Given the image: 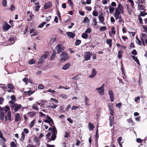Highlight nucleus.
Segmentation results:
<instances>
[{
  "instance_id": "obj_53",
  "label": "nucleus",
  "mask_w": 147,
  "mask_h": 147,
  "mask_svg": "<svg viewBox=\"0 0 147 147\" xmlns=\"http://www.w3.org/2000/svg\"><path fill=\"white\" fill-rule=\"evenodd\" d=\"M93 22L94 26H96L97 24V22L96 19L95 18H94L93 19Z\"/></svg>"
},
{
  "instance_id": "obj_44",
  "label": "nucleus",
  "mask_w": 147,
  "mask_h": 147,
  "mask_svg": "<svg viewBox=\"0 0 147 147\" xmlns=\"http://www.w3.org/2000/svg\"><path fill=\"white\" fill-rule=\"evenodd\" d=\"M127 122L129 123H132V125L133 126L134 125V123H133V121H132V120L131 119H128L127 120Z\"/></svg>"
},
{
  "instance_id": "obj_48",
  "label": "nucleus",
  "mask_w": 147,
  "mask_h": 147,
  "mask_svg": "<svg viewBox=\"0 0 147 147\" xmlns=\"http://www.w3.org/2000/svg\"><path fill=\"white\" fill-rule=\"evenodd\" d=\"M9 106H6L4 108V111H5V112H7L8 110H9Z\"/></svg>"
},
{
  "instance_id": "obj_20",
  "label": "nucleus",
  "mask_w": 147,
  "mask_h": 147,
  "mask_svg": "<svg viewBox=\"0 0 147 147\" xmlns=\"http://www.w3.org/2000/svg\"><path fill=\"white\" fill-rule=\"evenodd\" d=\"M132 57L133 59L136 62V63L139 65H140V64L139 63V61L138 59L137 58L134 56H132Z\"/></svg>"
},
{
  "instance_id": "obj_57",
  "label": "nucleus",
  "mask_w": 147,
  "mask_h": 147,
  "mask_svg": "<svg viewBox=\"0 0 147 147\" xmlns=\"http://www.w3.org/2000/svg\"><path fill=\"white\" fill-rule=\"evenodd\" d=\"M23 81H24L26 84H27V83L28 82V79L27 78H25L23 79Z\"/></svg>"
},
{
  "instance_id": "obj_43",
  "label": "nucleus",
  "mask_w": 147,
  "mask_h": 147,
  "mask_svg": "<svg viewBox=\"0 0 147 147\" xmlns=\"http://www.w3.org/2000/svg\"><path fill=\"white\" fill-rule=\"evenodd\" d=\"M46 23V22H43L38 26V27L40 28H42Z\"/></svg>"
},
{
  "instance_id": "obj_30",
  "label": "nucleus",
  "mask_w": 147,
  "mask_h": 147,
  "mask_svg": "<svg viewBox=\"0 0 147 147\" xmlns=\"http://www.w3.org/2000/svg\"><path fill=\"white\" fill-rule=\"evenodd\" d=\"M52 134L57 135V131L55 127H53L52 129Z\"/></svg>"
},
{
  "instance_id": "obj_55",
  "label": "nucleus",
  "mask_w": 147,
  "mask_h": 147,
  "mask_svg": "<svg viewBox=\"0 0 147 147\" xmlns=\"http://www.w3.org/2000/svg\"><path fill=\"white\" fill-rule=\"evenodd\" d=\"M60 96L63 98L64 99H66L67 98V95L64 94H62Z\"/></svg>"
},
{
  "instance_id": "obj_1",
  "label": "nucleus",
  "mask_w": 147,
  "mask_h": 147,
  "mask_svg": "<svg viewBox=\"0 0 147 147\" xmlns=\"http://www.w3.org/2000/svg\"><path fill=\"white\" fill-rule=\"evenodd\" d=\"M60 56L61 57V61L62 62L65 61L67 60L69 58V57L67 55V53L64 52H63L61 54Z\"/></svg>"
},
{
  "instance_id": "obj_17",
  "label": "nucleus",
  "mask_w": 147,
  "mask_h": 147,
  "mask_svg": "<svg viewBox=\"0 0 147 147\" xmlns=\"http://www.w3.org/2000/svg\"><path fill=\"white\" fill-rule=\"evenodd\" d=\"M56 54V51L55 50H53V53L50 57V59L51 60H53L54 59Z\"/></svg>"
},
{
  "instance_id": "obj_18",
  "label": "nucleus",
  "mask_w": 147,
  "mask_h": 147,
  "mask_svg": "<svg viewBox=\"0 0 147 147\" xmlns=\"http://www.w3.org/2000/svg\"><path fill=\"white\" fill-rule=\"evenodd\" d=\"M88 126L89 130L91 131L93 130L94 128V126L92 123H89Z\"/></svg>"
},
{
  "instance_id": "obj_41",
  "label": "nucleus",
  "mask_w": 147,
  "mask_h": 147,
  "mask_svg": "<svg viewBox=\"0 0 147 147\" xmlns=\"http://www.w3.org/2000/svg\"><path fill=\"white\" fill-rule=\"evenodd\" d=\"M136 42L139 45H141V41L137 37H136Z\"/></svg>"
},
{
  "instance_id": "obj_9",
  "label": "nucleus",
  "mask_w": 147,
  "mask_h": 147,
  "mask_svg": "<svg viewBox=\"0 0 147 147\" xmlns=\"http://www.w3.org/2000/svg\"><path fill=\"white\" fill-rule=\"evenodd\" d=\"M10 27H11V26L6 23H5L3 27V29L4 31L8 30Z\"/></svg>"
},
{
  "instance_id": "obj_50",
  "label": "nucleus",
  "mask_w": 147,
  "mask_h": 147,
  "mask_svg": "<svg viewBox=\"0 0 147 147\" xmlns=\"http://www.w3.org/2000/svg\"><path fill=\"white\" fill-rule=\"evenodd\" d=\"M96 71L95 70V69L93 68L92 69V74L95 76L96 74Z\"/></svg>"
},
{
  "instance_id": "obj_10",
  "label": "nucleus",
  "mask_w": 147,
  "mask_h": 147,
  "mask_svg": "<svg viewBox=\"0 0 147 147\" xmlns=\"http://www.w3.org/2000/svg\"><path fill=\"white\" fill-rule=\"evenodd\" d=\"M96 90H98L99 94L100 95H102L104 94V90L103 88H96Z\"/></svg>"
},
{
  "instance_id": "obj_7",
  "label": "nucleus",
  "mask_w": 147,
  "mask_h": 147,
  "mask_svg": "<svg viewBox=\"0 0 147 147\" xmlns=\"http://www.w3.org/2000/svg\"><path fill=\"white\" fill-rule=\"evenodd\" d=\"M115 9H118V10L120 11L121 14L123 13V7L120 3L118 4L117 7Z\"/></svg>"
},
{
  "instance_id": "obj_40",
  "label": "nucleus",
  "mask_w": 147,
  "mask_h": 147,
  "mask_svg": "<svg viewBox=\"0 0 147 147\" xmlns=\"http://www.w3.org/2000/svg\"><path fill=\"white\" fill-rule=\"evenodd\" d=\"M35 121V119H34L31 122L30 125V127H32L34 125Z\"/></svg>"
},
{
  "instance_id": "obj_23",
  "label": "nucleus",
  "mask_w": 147,
  "mask_h": 147,
  "mask_svg": "<svg viewBox=\"0 0 147 147\" xmlns=\"http://www.w3.org/2000/svg\"><path fill=\"white\" fill-rule=\"evenodd\" d=\"M126 5L127 8V10L128 14L129 15H131V12H132V9L129 8V6L127 5Z\"/></svg>"
},
{
  "instance_id": "obj_27",
  "label": "nucleus",
  "mask_w": 147,
  "mask_h": 147,
  "mask_svg": "<svg viewBox=\"0 0 147 147\" xmlns=\"http://www.w3.org/2000/svg\"><path fill=\"white\" fill-rule=\"evenodd\" d=\"M123 53V52L121 51H118V57L119 59H120L121 58L122 54Z\"/></svg>"
},
{
  "instance_id": "obj_3",
  "label": "nucleus",
  "mask_w": 147,
  "mask_h": 147,
  "mask_svg": "<svg viewBox=\"0 0 147 147\" xmlns=\"http://www.w3.org/2000/svg\"><path fill=\"white\" fill-rule=\"evenodd\" d=\"M55 49L57 50V53L59 54L63 50L64 48L63 47H61V44H58L56 46Z\"/></svg>"
},
{
  "instance_id": "obj_25",
  "label": "nucleus",
  "mask_w": 147,
  "mask_h": 147,
  "mask_svg": "<svg viewBox=\"0 0 147 147\" xmlns=\"http://www.w3.org/2000/svg\"><path fill=\"white\" fill-rule=\"evenodd\" d=\"M28 114L30 117H32L35 115L36 113L34 111H32L28 112Z\"/></svg>"
},
{
  "instance_id": "obj_34",
  "label": "nucleus",
  "mask_w": 147,
  "mask_h": 147,
  "mask_svg": "<svg viewBox=\"0 0 147 147\" xmlns=\"http://www.w3.org/2000/svg\"><path fill=\"white\" fill-rule=\"evenodd\" d=\"M35 61L33 59L30 60L28 62V63L30 65L34 64L35 63Z\"/></svg>"
},
{
  "instance_id": "obj_35",
  "label": "nucleus",
  "mask_w": 147,
  "mask_h": 147,
  "mask_svg": "<svg viewBox=\"0 0 147 147\" xmlns=\"http://www.w3.org/2000/svg\"><path fill=\"white\" fill-rule=\"evenodd\" d=\"M81 42V41L80 40L77 39L76 41L75 45L76 46H78L80 44Z\"/></svg>"
},
{
  "instance_id": "obj_12",
  "label": "nucleus",
  "mask_w": 147,
  "mask_h": 147,
  "mask_svg": "<svg viewBox=\"0 0 147 147\" xmlns=\"http://www.w3.org/2000/svg\"><path fill=\"white\" fill-rule=\"evenodd\" d=\"M66 34L69 37L72 38H74L75 35V34L72 32H67Z\"/></svg>"
},
{
  "instance_id": "obj_15",
  "label": "nucleus",
  "mask_w": 147,
  "mask_h": 147,
  "mask_svg": "<svg viewBox=\"0 0 147 147\" xmlns=\"http://www.w3.org/2000/svg\"><path fill=\"white\" fill-rule=\"evenodd\" d=\"M70 64L69 63H67L64 65L62 68V69L64 70L68 69L70 66Z\"/></svg>"
},
{
  "instance_id": "obj_59",
  "label": "nucleus",
  "mask_w": 147,
  "mask_h": 147,
  "mask_svg": "<svg viewBox=\"0 0 147 147\" xmlns=\"http://www.w3.org/2000/svg\"><path fill=\"white\" fill-rule=\"evenodd\" d=\"M29 30H30V34H32L33 33H34L35 31L34 29H30Z\"/></svg>"
},
{
  "instance_id": "obj_28",
  "label": "nucleus",
  "mask_w": 147,
  "mask_h": 147,
  "mask_svg": "<svg viewBox=\"0 0 147 147\" xmlns=\"http://www.w3.org/2000/svg\"><path fill=\"white\" fill-rule=\"evenodd\" d=\"M7 115L8 118V120L10 121L11 120V112L10 111H9L7 112Z\"/></svg>"
},
{
  "instance_id": "obj_63",
  "label": "nucleus",
  "mask_w": 147,
  "mask_h": 147,
  "mask_svg": "<svg viewBox=\"0 0 147 147\" xmlns=\"http://www.w3.org/2000/svg\"><path fill=\"white\" fill-rule=\"evenodd\" d=\"M131 53L132 54L136 55H137V52L135 49H134L132 51Z\"/></svg>"
},
{
  "instance_id": "obj_49",
  "label": "nucleus",
  "mask_w": 147,
  "mask_h": 147,
  "mask_svg": "<svg viewBox=\"0 0 147 147\" xmlns=\"http://www.w3.org/2000/svg\"><path fill=\"white\" fill-rule=\"evenodd\" d=\"M128 1L131 3V5L132 7H134V3L133 0H128Z\"/></svg>"
},
{
  "instance_id": "obj_6",
  "label": "nucleus",
  "mask_w": 147,
  "mask_h": 147,
  "mask_svg": "<svg viewBox=\"0 0 147 147\" xmlns=\"http://www.w3.org/2000/svg\"><path fill=\"white\" fill-rule=\"evenodd\" d=\"M47 55L46 54H45L43 55L41 58L39 59L38 61V63L39 64H40L42 63L44 61V60L47 58Z\"/></svg>"
},
{
  "instance_id": "obj_31",
  "label": "nucleus",
  "mask_w": 147,
  "mask_h": 147,
  "mask_svg": "<svg viewBox=\"0 0 147 147\" xmlns=\"http://www.w3.org/2000/svg\"><path fill=\"white\" fill-rule=\"evenodd\" d=\"M109 7V11L110 13H113L115 9L113 7H111V5Z\"/></svg>"
},
{
  "instance_id": "obj_8",
  "label": "nucleus",
  "mask_w": 147,
  "mask_h": 147,
  "mask_svg": "<svg viewBox=\"0 0 147 147\" xmlns=\"http://www.w3.org/2000/svg\"><path fill=\"white\" fill-rule=\"evenodd\" d=\"M98 18L100 22L103 24H105V23L104 22L105 19L103 16V14L101 13L99 14Z\"/></svg>"
},
{
  "instance_id": "obj_11",
  "label": "nucleus",
  "mask_w": 147,
  "mask_h": 147,
  "mask_svg": "<svg viewBox=\"0 0 147 147\" xmlns=\"http://www.w3.org/2000/svg\"><path fill=\"white\" fill-rule=\"evenodd\" d=\"M109 93L110 96L111 101V102H113L114 101V97L113 92L112 90H109Z\"/></svg>"
},
{
  "instance_id": "obj_33",
  "label": "nucleus",
  "mask_w": 147,
  "mask_h": 147,
  "mask_svg": "<svg viewBox=\"0 0 147 147\" xmlns=\"http://www.w3.org/2000/svg\"><path fill=\"white\" fill-rule=\"evenodd\" d=\"M47 118L49 120V123H52L53 124V120L49 116L47 115Z\"/></svg>"
},
{
  "instance_id": "obj_13",
  "label": "nucleus",
  "mask_w": 147,
  "mask_h": 147,
  "mask_svg": "<svg viewBox=\"0 0 147 147\" xmlns=\"http://www.w3.org/2000/svg\"><path fill=\"white\" fill-rule=\"evenodd\" d=\"M15 121H19L21 120L20 115L19 113H17L15 114Z\"/></svg>"
},
{
  "instance_id": "obj_39",
  "label": "nucleus",
  "mask_w": 147,
  "mask_h": 147,
  "mask_svg": "<svg viewBox=\"0 0 147 147\" xmlns=\"http://www.w3.org/2000/svg\"><path fill=\"white\" fill-rule=\"evenodd\" d=\"M7 87L8 88L13 89L14 88V86L11 84H8L7 85Z\"/></svg>"
},
{
  "instance_id": "obj_24",
  "label": "nucleus",
  "mask_w": 147,
  "mask_h": 147,
  "mask_svg": "<svg viewBox=\"0 0 147 147\" xmlns=\"http://www.w3.org/2000/svg\"><path fill=\"white\" fill-rule=\"evenodd\" d=\"M4 114L3 111H1L0 113V118L2 120H3L4 118Z\"/></svg>"
},
{
  "instance_id": "obj_4",
  "label": "nucleus",
  "mask_w": 147,
  "mask_h": 147,
  "mask_svg": "<svg viewBox=\"0 0 147 147\" xmlns=\"http://www.w3.org/2000/svg\"><path fill=\"white\" fill-rule=\"evenodd\" d=\"M121 12L119 11L118 9H115V13L114 14V16L116 19H117L120 17H121L120 15Z\"/></svg>"
},
{
  "instance_id": "obj_2",
  "label": "nucleus",
  "mask_w": 147,
  "mask_h": 147,
  "mask_svg": "<svg viewBox=\"0 0 147 147\" xmlns=\"http://www.w3.org/2000/svg\"><path fill=\"white\" fill-rule=\"evenodd\" d=\"M92 55V53L91 52H86L84 55V57L85 60L86 61H88L90 60Z\"/></svg>"
},
{
  "instance_id": "obj_22",
  "label": "nucleus",
  "mask_w": 147,
  "mask_h": 147,
  "mask_svg": "<svg viewBox=\"0 0 147 147\" xmlns=\"http://www.w3.org/2000/svg\"><path fill=\"white\" fill-rule=\"evenodd\" d=\"M56 134H52V136L51 137L50 139V141H51L52 140L54 141V140L56 138Z\"/></svg>"
},
{
  "instance_id": "obj_38",
  "label": "nucleus",
  "mask_w": 147,
  "mask_h": 147,
  "mask_svg": "<svg viewBox=\"0 0 147 147\" xmlns=\"http://www.w3.org/2000/svg\"><path fill=\"white\" fill-rule=\"evenodd\" d=\"M56 40V38L55 37H53L52 38L50 41V42L51 44H53L55 41Z\"/></svg>"
},
{
  "instance_id": "obj_16",
  "label": "nucleus",
  "mask_w": 147,
  "mask_h": 147,
  "mask_svg": "<svg viewBox=\"0 0 147 147\" xmlns=\"http://www.w3.org/2000/svg\"><path fill=\"white\" fill-rule=\"evenodd\" d=\"M89 99L87 96H86L85 97V105L87 106H89L90 105L89 104Z\"/></svg>"
},
{
  "instance_id": "obj_45",
  "label": "nucleus",
  "mask_w": 147,
  "mask_h": 147,
  "mask_svg": "<svg viewBox=\"0 0 147 147\" xmlns=\"http://www.w3.org/2000/svg\"><path fill=\"white\" fill-rule=\"evenodd\" d=\"M85 9L88 11H90L92 10V8L91 7L89 6H86L85 7Z\"/></svg>"
},
{
  "instance_id": "obj_56",
  "label": "nucleus",
  "mask_w": 147,
  "mask_h": 147,
  "mask_svg": "<svg viewBox=\"0 0 147 147\" xmlns=\"http://www.w3.org/2000/svg\"><path fill=\"white\" fill-rule=\"evenodd\" d=\"M106 29V27L105 26L101 27L100 28V30L104 31Z\"/></svg>"
},
{
  "instance_id": "obj_21",
  "label": "nucleus",
  "mask_w": 147,
  "mask_h": 147,
  "mask_svg": "<svg viewBox=\"0 0 147 147\" xmlns=\"http://www.w3.org/2000/svg\"><path fill=\"white\" fill-rule=\"evenodd\" d=\"M34 92H33L32 90H29L28 91H24V93L26 95H30L33 93Z\"/></svg>"
},
{
  "instance_id": "obj_19",
  "label": "nucleus",
  "mask_w": 147,
  "mask_h": 147,
  "mask_svg": "<svg viewBox=\"0 0 147 147\" xmlns=\"http://www.w3.org/2000/svg\"><path fill=\"white\" fill-rule=\"evenodd\" d=\"M112 42V40L111 39H107L106 40V42L107 44L109 45V47H111L112 45V43H111Z\"/></svg>"
},
{
  "instance_id": "obj_62",
  "label": "nucleus",
  "mask_w": 147,
  "mask_h": 147,
  "mask_svg": "<svg viewBox=\"0 0 147 147\" xmlns=\"http://www.w3.org/2000/svg\"><path fill=\"white\" fill-rule=\"evenodd\" d=\"M21 138L23 140H24V138L25 135L24 132H22L21 134Z\"/></svg>"
},
{
  "instance_id": "obj_5",
  "label": "nucleus",
  "mask_w": 147,
  "mask_h": 147,
  "mask_svg": "<svg viewBox=\"0 0 147 147\" xmlns=\"http://www.w3.org/2000/svg\"><path fill=\"white\" fill-rule=\"evenodd\" d=\"M143 3L139 2L138 3V9L141 10V12L144 11V8H145V6L142 5Z\"/></svg>"
},
{
  "instance_id": "obj_51",
  "label": "nucleus",
  "mask_w": 147,
  "mask_h": 147,
  "mask_svg": "<svg viewBox=\"0 0 147 147\" xmlns=\"http://www.w3.org/2000/svg\"><path fill=\"white\" fill-rule=\"evenodd\" d=\"M115 28L114 27H113L112 28H111V33L113 34H115L116 33L115 31Z\"/></svg>"
},
{
  "instance_id": "obj_36",
  "label": "nucleus",
  "mask_w": 147,
  "mask_h": 147,
  "mask_svg": "<svg viewBox=\"0 0 147 147\" xmlns=\"http://www.w3.org/2000/svg\"><path fill=\"white\" fill-rule=\"evenodd\" d=\"M90 21V20L88 17H85L83 20V23H87L89 22Z\"/></svg>"
},
{
  "instance_id": "obj_29",
  "label": "nucleus",
  "mask_w": 147,
  "mask_h": 147,
  "mask_svg": "<svg viewBox=\"0 0 147 147\" xmlns=\"http://www.w3.org/2000/svg\"><path fill=\"white\" fill-rule=\"evenodd\" d=\"M21 107V106L20 105H18L16 106L14 108V110L15 111H17L19 109H20Z\"/></svg>"
},
{
  "instance_id": "obj_46",
  "label": "nucleus",
  "mask_w": 147,
  "mask_h": 147,
  "mask_svg": "<svg viewBox=\"0 0 147 147\" xmlns=\"http://www.w3.org/2000/svg\"><path fill=\"white\" fill-rule=\"evenodd\" d=\"M91 32V30L90 28H88L85 31V32L88 33H90Z\"/></svg>"
},
{
  "instance_id": "obj_54",
  "label": "nucleus",
  "mask_w": 147,
  "mask_h": 147,
  "mask_svg": "<svg viewBox=\"0 0 147 147\" xmlns=\"http://www.w3.org/2000/svg\"><path fill=\"white\" fill-rule=\"evenodd\" d=\"M96 138L97 139V141L98 140V129H97L96 131V134L95 135Z\"/></svg>"
},
{
  "instance_id": "obj_64",
  "label": "nucleus",
  "mask_w": 147,
  "mask_h": 147,
  "mask_svg": "<svg viewBox=\"0 0 147 147\" xmlns=\"http://www.w3.org/2000/svg\"><path fill=\"white\" fill-rule=\"evenodd\" d=\"M122 104L121 103H119L116 104V106L118 108H120Z\"/></svg>"
},
{
  "instance_id": "obj_47",
  "label": "nucleus",
  "mask_w": 147,
  "mask_h": 147,
  "mask_svg": "<svg viewBox=\"0 0 147 147\" xmlns=\"http://www.w3.org/2000/svg\"><path fill=\"white\" fill-rule=\"evenodd\" d=\"M92 15L94 16H96L98 15V13L95 10L92 13Z\"/></svg>"
},
{
  "instance_id": "obj_52",
  "label": "nucleus",
  "mask_w": 147,
  "mask_h": 147,
  "mask_svg": "<svg viewBox=\"0 0 147 147\" xmlns=\"http://www.w3.org/2000/svg\"><path fill=\"white\" fill-rule=\"evenodd\" d=\"M10 145L12 147H16V146L14 142H11Z\"/></svg>"
},
{
  "instance_id": "obj_60",
  "label": "nucleus",
  "mask_w": 147,
  "mask_h": 147,
  "mask_svg": "<svg viewBox=\"0 0 147 147\" xmlns=\"http://www.w3.org/2000/svg\"><path fill=\"white\" fill-rule=\"evenodd\" d=\"M67 120L68 121L71 123H73V120L69 118H68L67 119Z\"/></svg>"
},
{
  "instance_id": "obj_26",
  "label": "nucleus",
  "mask_w": 147,
  "mask_h": 147,
  "mask_svg": "<svg viewBox=\"0 0 147 147\" xmlns=\"http://www.w3.org/2000/svg\"><path fill=\"white\" fill-rule=\"evenodd\" d=\"M88 37V35L86 33H84L82 35V37L84 39H86Z\"/></svg>"
},
{
  "instance_id": "obj_37",
  "label": "nucleus",
  "mask_w": 147,
  "mask_h": 147,
  "mask_svg": "<svg viewBox=\"0 0 147 147\" xmlns=\"http://www.w3.org/2000/svg\"><path fill=\"white\" fill-rule=\"evenodd\" d=\"M32 108L34 109L35 110H38V108L37 107L35 104H34L32 106Z\"/></svg>"
},
{
  "instance_id": "obj_58",
  "label": "nucleus",
  "mask_w": 147,
  "mask_h": 147,
  "mask_svg": "<svg viewBox=\"0 0 147 147\" xmlns=\"http://www.w3.org/2000/svg\"><path fill=\"white\" fill-rule=\"evenodd\" d=\"M44 88V86L42 84H40L39 85L38 88L40 89H43Z\"/></svg>"
},
{
  "instance_id": "obj_61",
  "label": "nucleus",
  "mask_w": 147,
  "mask_h": 147,
  "mask_svg": "<svg viewBox=\"0 0 147 147\" xmlns=\"http://www.w3.org/2000/svg\"><path fill=\"white\" fill-rule=\"evenodd\" d=\"M10 10L11 11H13L15 9V7L13 5H12L10 7Z\"/></svg>"
},
{
  "instance_id": "obj_14",
  "label": "nucleus",
  "mask_w": 147,
  "mask_h": 147,
  "mask_svg": "<svg viewBox=\"0 0 147 147\" xmlns=\"http://www.w3.org/2000/svg\"><path fill=\"white\" fill-rule=\"evenodd\" d=\"M52 5V3L51 2H49L45 4L44 6V8L45 9H47L50 7Z\"/></svg>"
},
{
  "instance_id": "obj_32",
  "label": "nucleus",
  "mask_w": 147,
  "mask_h": 147,
  "mask_svg": "<svg viewBox=\"0 0 147 147\" xmlns=\"http://www.w3.org/2000/svg\"><path fill=\"white\" fill-rule=\"evenodd\" d=\"M79 75H80L78 74L76 75L75 76L72 77V79L73 80H79L80 78L79 76Z\"/></svg>"
},
{
  "instance_id": "obj_42",
  "label": "nucleus",
  "mask_w": 147,
  "mask_h": 147,
  "mask_svg": "<svg viewBox=\"0 0 147 147\" xmlns=\"http://www.w3.org/2000/svg\"><path fill=\"white\" fill-rule=\"evenodd\" d=\"M7 2L6 0H3L2 2L3 5L5 7H7Z\"/></svg>"
}]
</instances>
